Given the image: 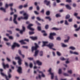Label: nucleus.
<instances>
[{"instance_id": "39", "label": "nucleus", "mask_w": 80, "mask_h": 80, "mask_svg": "<svg viewBox=\"0 0 80 80\" xmlns=\"http://www.w3.org/2000/svg\"><path fill=\"white\" fill-rule=\"evenodd\" d=\"M22 30H23L24 31V32H25V27L23 26L22 27Z\"/></svg>"}, {"instance_id": "12", "label": "nucleus", "mask_w": 80, "mask_h": 80, "mask_svg": "<svg viewBox=\"0 0 80 80\" xmlns=\"http://www.w3.org/2000/svg\"><path fill=\"white\" fill-rule=\"evenodd\" d=\"M30 38H31L32 40H36L38 39V38H37V37H30Z\"/></svg>"}, {"instance_id": "36", "label": "nucleus", "mask_w": 80, "mask_h": 80, "mask_svg": "<svg viewBox=\"0 0 80 80\" xmlns=\"http://www.w3.org/2000/svg\"><path fill=\"white\" fill-rule=\"evenodd\" d=\"M60 59L61 60H62V61H63V60H66V59H65V58H64L63 57L61 58H60Z\"/></svg>"}, {"instance_id": "34", "label": "nucleus", "mask_w": 80, "mask_h": 80, "mask_svg": "<svg viewBox=\"0 0 80 80\" xmlns=\"http://www.w3.org/2000/svg\"><path fill=\"white\" fill-rule=\"evenodd\" d=\"M63 75L65 77H67V76L68 77V76H69V75L68 74H67V73H64L63 74Z\"/></svg>"}, {"instance_id": "42", "label": "nucleus", "mask_w": 80, "mask_h": 80, "mask_svg": "<svg viewBox=\"0 0 80 80\" xmlns=\"http://www.w3.org/2000/svg\"><path fill=\"white\" fill-rule=\"evenodd\" d=\"M37 19L38 20V21H40L41 20H42V19L40 18L39 17H38L37 18Z\"/></svg>"}, {"instance_id": "32", "label": "nucleus", "mask_w": 80, "mask_h": 80, "mask_svg": "<svg viewBox=\"0 0 80 80\" xmlns=\"http://www.w3.org/2000/svg\"><path fill=\"white\" fill-rule=\"evenodd\" d=\"M45 18H46V19H49V21H51V20H52L50 17H45Z\"/></svg>"}, {"instance_id": "52", "label": "nucleus", "mask_w": 80, "mask_h": 80, "mask_svg": "<svg viewBox=\"0 0 80 80\" xmlns=\"http://www.w3.org/2000/svg\"><path fill=\"white\" fill-rule=\"evenodd\" d=\"M34 12L36 14V15H39V13L38 12L36 11H34Z\"/></svg>"}, {"instance_id": "41", "label": "nucleus", "mask_w": 80, "mask_h": 80, "mask_svg": "<svg viewBox=\"0 0 80 80\" xmlns=\"http://www.w3.org/2000/svg\"><path fill=\"white\" fill-rule=\"evenodd\" d=\"M18 53L19 55H20L22 54V51H21V50H18Z\"/></svg>"}, {"instance_id": "30", "label": "nucleus", "mask_w": 80, "mask_h": 80, "mask_svg": "<svg viewBox=\"0 0 80 80\" xmlns=\"http://www.w3.org/2000/svg\"><path fill=\"white\" fill-rule=\"evenodd\" d=\"M19 43H20L21 45H23V43L24 42V40H22L19 41Z\"/></svg>"}, {"instance_id": "33", "label": "nucleus", "mask_w": 80, "mask_h": 80, "mask_svg": "<svg viewBox=\"0 0 80 80\" xmlns=\"http://www.w3.org/2000/svg\"><path fill=\"white\" fill-rule=\"evenodd\" d=\"M52 30H58L59 29L57 28H53L52 29Z\"/></svg>"}, {"instance_id": "26", "label": "nucleus", "mask_w": 80, "mask_h": 80, "mask_svg": "<svg viewBox=\"0 0 80 80\" xmlns=\"http://www.w3.org/2000/svg\"><path fill=\"white\" fill-rule=\"evenodd\" d=\"M8 77H9V78H12V75H11V74H10V72H8Z\"/></svg>"}, {"instance_id": "49", "label": "nucleus", "mask_w": 80, "mask_h": 80, "mask_svg": "<svg viewBox=\"0 0 80 80\" xmlns=\"http://www.w3.org/2000/svg\"><path fill=\"white\" fill-rule=\"evenodd\" d=\"M7 60L8 62H11V60H10V59L9 58H7Z\"/></svg>"}, {"instance_id": "63", "label": "nucleus", "mask_w": 80, "mask_h": 80, "mask_svg": "<svg viewBox=\"0 0 80 80\" xmlns=\"http://www.w3.org/2000/svg\"><path fill=\"white\" fill-rule=\"evenodd\" d=\"M25 64L26 65V67H28V63L27 62H25Z\"/></svg>"}, {"instance_id": "43", "label": "nucleus", "mask_w": 80, "mask_h": 80, "mask_svg": "<svg viewBox=\"0 0 80 80\" xmlns=\"http://www.w3.org/2000/svg\"><path fill=\"white\" fill-rule=\"evenodd\" d=\"M56 40H57L60 41L61 40V38L60 37H58L56 38Z\"/></svg>"}, {"instance_id": "28", "label": "nucleus", "mask_w": 80, "mask_h": 80, "mask_svg": "<svg viewBox=\"0 0 80 80\" xmlns=\"http://www.w3.org/2000/svg\"><path fill=\"white\" fill-rule=\"evenodd\" d=\"M50 11H47L46 12L47 15H50Z\"/></svg>"}, {"instance_id": "40", "label": "nucleus", "mask_w": 80, "mask_h": 80, "mask_svg": "<svg viewBox=\"0 0 80 80\" xmlns=\"http://www.w3.org/2000/svg\"><path fill=\"white\" fill-rule=\"evenodd\" d=\"M65 25H68V22H67V20L65 21Z\"/></svg>"}, {"instance_id": "2", "label": "nucleus", "mask_w": 80, "mask_h": 80, "mask_svg": "<svg viewBox=\"0 0 80 80\" xmlns=\"http://www.w3.org/2000/svg\"><path fill=\"white\" fill-rule=\"evenodd\" d=\"M17 47H20V45L18 44V43H17V42H14L13 44L11 46V49L12 50H14L15 48Z\"/></svg>"}, {"instance_id": "17", "label": "nucleus", "mask_w": 80, "mask_h": 80, "mask_svg": "<svg viewBox=\"0 0 80 80\" xmlns=\"http://www.w3.org/2000/svg\"><path fill=\"white\" fill-rule=\"evenodd\" d=\"M18 63L19 65H22V59H21L18 61Z\"/></svg>"}, {"instance_id": "62", "label": "nucleus", "mask_w": 80, "mask_h": 80, "mask_svg": "<svg viewBox=\"0 0 80 80\" xmlns=\"http://www.w3.org/2000/svg\"><path fill=\"white\" fill-rule=\"evenodd\" d=\"M8 6H9V5H8V4H6L5 6V7L6 8H8Z\"/></svg>"}, {"instance_id": "16", "label": "nucleus", "mask_w": 80, "mask_h": 80, "mask_svg": "<svg viewBox=\"0 0 80 80\" xmlns=\"http://www.w3.org/2000/svg\"><path fill=\"white\" fill-rule=\"evenodd\" d=\"M49 38L50 39V40H53L54 39V38H53V36H52V35L50 34L49 36Z\"/></svg>"}, {"instance_id": "21", "label": "nucleus", "mask_w": 80, "mask_h": 80, "mask_svg": "<svg viewBox=\"0 0 80 80\" xmlns=\"http://www.w3.org/2000/svg\"><path fill=\"white\" fill-rule=\"evenodd\" d=\"M56 17H57V18L61 17V15L58 13L56 15Z\"/></svg>"}, {"instance_id": "37", "label": "nucleus", "mask_w": 80, "mask_h": 80, "mask_svg": "<svg viewBox=\"0 0 80 80\" xmlns=\"http://www.w3.org/2000/svg\"><path fill=\"white\" fill-rule=\"evenodd\" d=\"M29 67L31 68H32L33 67V64L32 63H30L29 64Z\"/></svg>"}, {"instance_id": "7", "label": "nucleus", "mask_w": 80, "mask_h": 80, "mask_svg": "<svg viewBox=\"0 0 80 80\" xmlns=\"http://www.w3.org/2000/svg\"><path fill=\"white\" fill-rule=\"evenodd\" d=\"M42 43H43V45L42 46V47H45V46H47V47H48V45H49L52 44V43H49L48 44V45H46V44H47L48 43V42H43Z\"/></svg>"}, {"instance_id": "8", "label": "nucleus", "mask_w": 80, "mask_h": 80, "mask_svg": "<svg viewBox=\"0 0 80 80\" xmlns=\"http://www.w3.org/2000/svg\"><path fill=\"white\" fill-rule=\"evenodd\" d=\"M54 47V45L52 43V44H50V45H48V47H49V48L50 49H52L53 50H56V49L52 48V47Z\"/></svg>"}, {"instance_id": "38", "label": "nucleus", "mask_w": 80, "mask_h": 80, "mask_svg": "<svg viewBox=\"0 0 80 80\" xmlns=\"http://www.w3.org/2000/svg\"><path fill=\"white\" fill-rule=\"evenodd\" d=\"M57 55H58V56H61V53H60V52L58 51L57 52Z\"/></svg>"}, {"instance_id": "35", "label": "nucleus", "mask_w": 80, "mask_h": 80, "mask_svg": "<svg viewBox=\"0 0 80 80\" xmlns=\"http://www.w3.org/2000/svg\"><path fill=\"white\" fill-rule=\"evenodd\" d=\"M28 58L29 60L32 61L33 60V58Z\"/></svg>"}, {"instance_id": "57", "label": "nucleus", "mask_w": 80, "mask_h": 80, "mask_svg": "<svg viewBox=\"0 0 80 80\" xmlns=\"http://www.w3.org/2000/svg\"><path fill=\"white\" fill-rule=\"evenodd\" d=\"M33 9V7H31L29 8V10H32Z\"/></svg>"}, {"instance_id": "45", "label": "nucleus", "mask_w": 80, "mask_h": 80, "mask_svg": "<svg viewBox=\"0 0 80 80\" xmlns=\"http://www.w3.org/2000/svg\"><path fill=\"white\" fill-rule=\"evenodd\" d=\"M48 25H46V26H45V29H48Z\"/></svg>"}, {"instance_id": "44", "label": "nucleus", "mask_w": 80, "mask_h": 80, "mask_svg": "<svg viewBox=\"0 0 80 80\" xmlns=\"http://www.w3.org/2000/svg\"><path fill=\"white\" fill-rule=\"evenodd\" d=\"M29 35H32V34H34V32H29Z\"/></svg>"}, {"instance_id": "3", "label": "nucleus", "mask_w": 80, "mask_h": 80, "mask_svg": "<svg viewBox=\"0 0 80 80\" xmlns=\"http://www.w3.org/2000/svg\"><path fill=\"white\" fill-rule=\"evenodd\" d=\"M51 71H52V68H50L49 69L48 71V72H49V74L51 75V79H52V80H53V77H54V73H52Z\"/></svg>"}, {"instance_id": "51", "label": "nucleus", "mask_w": 80, "mask_h": 80, "mask_svg": "<svg viewBox=\"0 0 80 80\" xmlns=\"http://www.w3.org/2000/svg\"><path fill=\"white\" fill-rule=\"evenodd\" d=\"M62 47H67V45H65L64 44H62Z\"/></svg>"}, {"instance_id": "48", "label": "nucleus", "mask_w": 80, "mask_h": 80, "mask_svg": "<svg viewBox=\"0 0 80 80\" xmlns=\"http://www.w3.org/2000/svg\"><path fill=\"white\" fill-rule=\"evenodd\" d=\"M13 21L14 23H15V24H18V23L16 21V20H13Z\"/></svg>"}, {"instance_id": "27", "label": "nucleus", "mask_w": 80, "mask_h": 80, "mask_svg": "<svg viewBox=\"0 0 80 80\" xmlns=\"http://www.w3.org/2000/svg\"><path fill=\"white\" fill-rule=\"evenodd\" d=\"M69 49H71V50H75V48L74 47H69Z\"/></svg>"}, {"instance_id": "20", "label": "nucleus", "mask_w": 80, "mask_h": 80, "mask_svg": "<svg viewBox=\"0 0 80 80\" xmlns=\"http://www.w3.org/2000/svg\"><path fill=\"white\" fill-rule=\"evenodd\" d=\"M43 52L42 51H41L39 52V55L41 57H42V56H43Z\"/></svg>"}, {"instance_id": "13", "label": "nucleus", "mask_w": 80, "mask_h": 80, "mask_svg": "<svg viewBox=\"0 0 80 80\" xmlns=\"http://www.w3.org/2000/svg\"><path fill=\"white\" fill-rule=\"evenodd\" d=\"M1 74L2 75L3 77H5L6 79V80L8 79V78H7V75H5L4 73L2 72H1Z\"/></svg>"}, {"instance_id": "61", "label": "nucleus", "mask_w": 80, "mask_h": 80, "mask_svg": "<svg viewBox=\"0 0 80 80\" xmlns=\"http://www.w3.org/2000/svg\"><path fill=\"white\" fill-rule=\"evenodd\" d=\"M68 22H72V19L71 18V19H69L68 20Z\"/></svg>"}, {"instance_id": "47", "label": "nucleus", "mask_w": 80, "mask_h": 80, "mask_svg": "<svg viewBox=\"0 0 80 80\" xmlns=\"http://www.w3.org/2000/svg\"><path fill=\"white\" fill-rule=\"evenodd\" d=\"M20 33H21V34H23V32H24V31H23V30H20Z\"/></svg>"}, {"instance_id": "23", "label": "nucleus", "mask_w": 80, "mask_h": 80, "mask_svg": "<svg viewBox=\"0 0 80 80\" xmlns=\"http://www.w3.org/2000/svg\"><path fill=\"white\" fill-rule=\"evenodd\" d=\"M50 35H51L52 36H55L56 35V33L55 32L53 33H51L50 34Z\"/></svg>"}, {"instance_id": "53", "label": "nucleus", "mask_w": 80, "mask_h": 80, "mask_svg": "<svg viewBox=\"0 0 80 80\" xmlns=\"http://www.w3.org/2000/svg\"><path fill=\"white\" fill-rule=\"evenodd\" d=\"M74 16H75V17H77V15H78V13L75 12L74 14Z\"/></svg>"}, {"instance_id": "29", "label": "nucleus", "mask_w": 80, "mask_h": 80, "mask_svg": "<svg viewBox=\"0 0 80 80\" xmlns=\"http://www.w3.org/2000/svg\"><path fill=\"white\" fill-rule=\"evenodd\" d=\"M9 38L10 40H13V37L12 36H9Z\"/></svg>"}, {"instance_id": "59", "label": "nucleus", "mask_w": 80, "mask_h": 80, "mask_svg": "<svg viewBox=\"0 0 80 80\" xmlns=\"http://www.w3.org/2000/svg\"><path fill=\"white\" fill-rule=\"evenodd\" d=\"M22 8H23V6L22 5H20L19 7V8L20 9H22Z\"/></svg>"}, {"instance_id": "54", "label": "nucleus", "mask_w": 80, "mask_h": 80, "mask_svg": "<svg viewBox=\"0 0 80 80\" xmlns=\"http://www.w3.org/2000/svg\"><path fill=\"white\" fill-rule=\"evenodd\" d=\"M36 8L37 10H40V8L39 7V6H37Z\"/></svg>"}, {"instance_id": "58", "label": "nucleus", "mask_w": 80, "mask_h": 80, "mask_svg": "<svg viewBox=\"0 0 80 80\" xmlns=\"http://www.w3.org/2000/svg\"><path fill=\"white\" fill-rule=\"evenodd\" d=\"M41 13H42V14H44V9H42L41 12Z\"/></svg>"}, {"instance_id": "5", "label": "nucleus", "mask_w": 80, "mask_h": 80, "mask_svg": "<svg viewBox=\"0 0 80 80\" xmlns=\"http://www.w3.org/2000/svg\"><path fill=\"white\" fill-rule=\"evenodd\" d=\"M23 15L25 16V17L23 18L24 20H28V17H29V15L27 13H24Z\"/></svg>"}, {"instance_id": "4", "label": "nucleus", "mask_w": 80, "mask_h": 80, "mask_svg": "<svg viewBox=\"0 0 80 80\" xmlns=\"http://www.w3.org/2000/svg\"><path fill=\"white\" fill-rule=\"evenodd\" d=\"M17 72L19 73V74H21V73H22V68H21V67H18V68L17 70Z\"/></svg>"}, {"instance_id": "46", "label": "nucleus", "mask_w": 80, "mask_h": 80, "mask_svg": "<svg viewBox=\"0 0 80 80\" xmlns=\"http://www.w3.org/2000/svg\"><path fill=\"white\" fill-rule=\"evenodd\" d=\"M66 2L68 3H71V2H72V0H67Z\"/></svg>"}, {"instance_id": "60", "label": "nucleus", "mask_w": 80, "mask_h": 80, "mask_svg": "<svg viewBox=\"0 0 80 80\" xmlns=\"http://www.w3.org/2000/svg\"><path fill=\"white\" fill-rule=\"evenodd\" d=\"M8 32H9L10 34H12V31H7Z\"/></svg>"}, {"instance_id": "25", "label": "nucleus", "mask_w": 80, "mask_h": 80, "mask_svg": "<svg viewBox=\"0 0 80 80\" xmlns=\"http://www.w3.org/2000/svg\"><path fill=\"white\" fill-rule=\"evenodd\" d=\"M37 28L38 31H41V30H42V28H41V27H40V26L38 27Z\"/></svg>"}, {"instance_id": "19", "label": "nucleus", "mask_w": 80, "mask_h": 80, "mask_svg": "<svg viewBox=\"0 0 80 80\" xmlns=\"http://www.w3.org/2000/svg\"><path fill=\"white\" fill-rule=\"evenodd\" d=\"M0 10H2V11H3L4 12H6V10H5L6 9L3 8H0Z\"/></svg>"}, {"instance_id": "1", "label": "nucleus", "mask_w": 80, "mask_h": 80, "mask_svg": "<svg viewBox=\"0 0 80 80\" xmlns=\"http://www.w3.org/2000/svg\"><path fill=\"white\" fill-rule=\"evenodd\" d=\"M35 46H32L31 48V51L32 53H33V51L35 50V52H34V54L33 55L34 57H37L38 54V53H39V50H37V48H39V46L37 45V43H35Z\"/></svg>"}, {"instance_id": "50", "label": "nucleus", "mask_w": 80, "mask_h": 80, "mask_svg": "<svg viewBox=\"0 0 80 80\" xmlns=\"http://www.w3.org/2000/svg\"><path fill=\"white\" fill-rule=\"evenodd\" d=\"M68 72L70 74H72V70H69L68 71Z\"/></svg>"}, {"instance_id": "6", "label": "nucleus", "mask_w": 80, "mask_h": 80, "mask_svg": "<svg viewBox=\"0 0 80 80\" xmlns=\"http://www.w3.org/2000/svg\"><path fill=\"white\" fill-rule=\"evenodd\" d=\"M33 24H29L28 26L27 27L28 28V29H29V30H31V31H34L35 30V29L32 28H30L32 26H33Z\"/></svg>"}, {"instance_id": "64", "label": "nucleus", "mask_w": 80, "mask_h": 80, "mask_svg": "<svg viewBox=\"0 0 80 80\" xmlns=\"http://www.w3.org/2000/svg\"><path fill=\"white\" fill-rule=\"evenodd\" d=\"M4 41H8V39H6V38H4Z\"/></svg>"}, {"instance_id": "31", "label": "nucleus", "mask_w": 80, "mask_h": 80, "mask_svg": "<svg viewBox=\"0 0 80 80\" xmlns=\"http://www.w3.org/2000/svg\"><path fill=\"white\" fill-rule=\"evenodd\" d=\"M62 72V69H59L58 71V72L59 74H61Z\"/></svg>"}, {"instance_id": "10", "label": "nucleus", "mask_w": 80, "mask_h": 80, "mask_svg": "<svg viewBox=\"0 0 80 80\" xmlns=\"http://www.w3.org/2000/svg\"><path fill=\"white\" fill-rule=\"evenodd\" d=\"M44 3H46V4L48 6L50 4V1H47V0H45L44 1Z\"/></svg>"}, {"instance_id": "14", "label": "nucleus", "mask_w": 80, "mask_h": 80, "mask_svg": "<svg viewBox=\"0 0 80 80\" xmlns=\"http://www.w3.org/2000/svg\"><path fill=\"white\" fill-rule=\"evenodd\" d=\"M65 7H66V8H68V9L69 10H71L72 8L71 7H70V6L68 4L66 5Z\"/></svg>"}, {"instance_id": "22", "label": "nucleus", "mask_w": 80, "mask_h": 80, "mask_svg": "<svg viewBox=\"0 0 80 80\" xmlns=\"http://www.w3.org/2000/svg\"><path fill=\"white\" fill-rule=\"evenodd\" d=\"M15 60H21V58H20V57H16L15 58Z\"/></svg>"}, {"instance_id": "56", "label": "nucleus", "mask_w": 80, "mask_h": 80, "mask_svg": "<svg viewBox=\"0 0 80 80\" xmlns=\"http://www.w3.org/2000/svg\"><path fill=\"white\" fill-rule=\"evenodd\" d=\"M73 54H75V55H78V53L77 52H74Z\"/></svg>"}, {"instance_id": "9", "label": "nucleus", "mask_w": 80, "mask_h": 80, "mask_svg": "<svg viewBox=\"0 0 80 80\" xmlns=\"http://www.w3.org/2000/svg\"><path fill=\"white\" fill-rule=\"evenodd\" d=\"M2 65L3 68L4 69H6V68H9V66L8 65V64H7L5 65V63H4V62L2 63Z\"/></svg>"}, {"instance_id": "11", "label": "nucleus", "mask_w": 80, "mask_h": 80, "mask_svg": "<svg viewBox=\"0 0 80 80\" xmlns=\"http://www.w3.org/2000/svg\"><path fill=\"white\" fill-rule=\"evenodd\" d=\"M36 63L39 66H41L42 65V62H40L39 60H38L36 62Z\"/></svg>"}, {"instance_id": "18", "label": "nucleus", "mask_w": 80, "mask_h": 80, "mask_svg": "<svg viewBox=\"0 0 80 80\" xmlns=\"http://www.w3.org/2000/svg\"><path fill=\"white\" fill-rule=\"evenodd\" d=\"M17 15L16 14L14 15V20H16L17 18Z\"/></svg>"}, {"instance_id": "24", "label": "nucleus", "mask_w": 80, "mask_h": 80, "mask_svg": "<svg viewBox=\"0 0 80 80\" xmlns=\"http://www.w3.org/2000/svg\"><path fill=\"white\" fill-rule=\"evenodd\" d=\"M70 17V16L68 14L66 16V19H68Z\"/></svg>"}, {"instance_id": "55", "label": "nucleus", "mask_w": 80, "mask_h": 80, "mask_svg": "<svg viewBox=\"0 0 80 80\" xmlns=\"http://www.w3.org/2000/svg\"><path fill=\"white\" fill-rule=\"evenodd\" d=\"M41 76L42 77H45V76L44 75V74H43V73L42 74Z\"/></svg>"}, {"instance_id": "15", "label": "nucleus", "mask_w": 80, "mask_h": 80, "mask_svg": "<svg viewBox=\"0 0 80 80\" xmlns=\"http://www.w3.org/2000/svg\"><path fill=\"white\" fill-rule=\"evenodd\" d=\"M38 78L40 80H41V79H42V78L41 77V76L40 74L38 75V77H36V79H37V80H38Z\"/></svg>"}]
</instances>
